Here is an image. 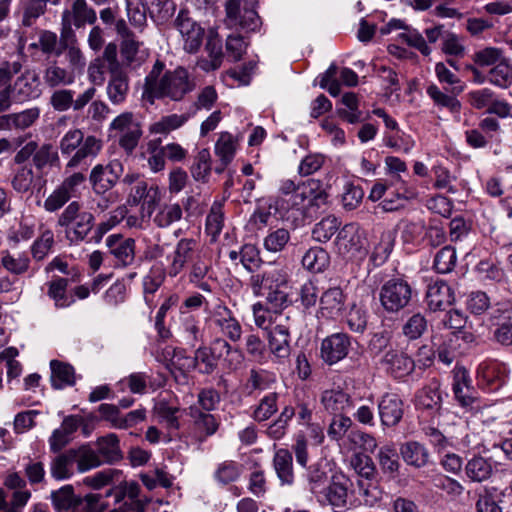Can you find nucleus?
I'll return each mask as SVG.
<instances>
[{"mask_svg":"<svg viewBox=\"0 0 512 512\" xmlns=\"http://www.w3.org/2000/svg\"><path fill=\"white\" fill-rule=\"evenodd\" d=\"M346 442L350 450L361 449L369 453H373L378 446L376 439L371 434L357 429H353L347 434Z\"/></svg>","mask_w":512,"mask_h":512,"instance_id":"052dcab7","label":"nucleus"},{"mask_svg":"<svg viewBox=\"0 0 512 512\" xmlns=\"http://www.w3.org/2000/svg\"><path fill=\"white\" fill-rule=\"evenodd\" d=\"M51 502L56 512H77L80 497L74 492L72 485H64L51 492Z\"/></svg>","mask_w":512,"mask_h":512,"instance_id":"473e14b6","label":"nucleus"},{"mask_svg":"<svg viewBox=\"0 0 512 512\" xmlns=\"http://www.w3.org/2000/svg\"><path fill=\"white\" fill-rule=\"evenodd\" d=\"M97 453L103 463L113 464L122 459L123 454L120 448V440L115 433H109L97 438Z\"/></svg>","mask_w":512,"mask_h":512,"instance_id":"2f4dec72","label":"nucleus"},{"mask_svg":"<svg viewBox=\"0 0 512 512\" xmlns=\"http://www.w3.org/2000/svg\"><path fill=\"white\" fill-rule=\"evenodd\" d=\"M381 422L385 426H395L403 416V403L396 394H386L378 405Z\"/></svg>","mask_w":512,"mask_h":512,"instance_id":"cd10ccee","label":"nucleus"},{"mask_svg":"<svg viewBox=\"0 0 512 512\" xmlns=\"http://www.w3.org/2000/svg\"><path fill=\"white\" fill-rule=\"evenodd\" d=\"M110 136L119 137V145L131 153L138 145L142 135L140 124L132 112H124L115 117L109 125Z\"/></svg>","mask_w":512,"mask_h":512,"instance_id":"6e6552de","label":"nucleus"},{"mask_svg":"<svg viewBox=\"0 0 512 512\" xmlns=\"http://www.w3.org/2000/svg\"><path fill=\"white\" fill-rule=\"evenodd\" d=\"M345 296L339 287H331L325 290L319 298V309L316 317L318 319L335 318L343 310Z\"/></svg>","mask_w":512,"mask_h":512,"instance_id":"b1692460","label":"nucleus"},{"mask_svg":"<svg viewBox=\"0 0 512 512\" xmlns=\"http://www.w3.org/2000/svg\"><path fill=\"white\" fill-rule=\"evenodd\" d=\"M182 208L179 204H164L159 207L153 217L154 224L159 228H167L182 218Z\"/></svg>","mask_w":512,"mask_h":512,"instance_id":"0e129e2a","label":"nucleus"},{"mask_svg":"<svg viewBox=\"0 0 512 512\" xmlns=\"http://www.w3.org/2000/svg\"><path fill=\"white\" fill-rule=\"evenodd\" d=\"M174 25L181 35L184 51L190 54L196 53L204 40V28L193 20L186 10H180Z\"/></svg>","mask_w":512,"mask_h":512,"instance_id":"1a4fd4ad","label":"nucleus"},{"mask_svg":"<svg viewBox=\"0 0 512 512\" xmlns=\"http://www.w3.org/2000/svg\"><path fill=\"white\" fill-rule=\"evenodd\" d=\"M218 357L211 348L200 346L195 350L192 367L197 368L201 374L209 375L217 368Z\"/></svg>","mask_w":512,"mask_h":512,"instance_id":"864d4df0","label":"nucleus"},{"mask_svg":"<svg viewBox=\"0 0 512 512\" xmlns=\"http://www.w3.org/2000/svg\"><path fill=\"white\" fill-rule=\"evenodd\" d=\"M328 195L319 180L308 179L299 182L293 207L298 210L320 209L327 204Z\"/></svg>","mask_w":512,"mask_h":512,"instance_id":"9b49d317","label":"nucleus"},{"mask_svg":"<svg viewBox=\"0 0 512 512\" xmlns=\"http://www.w3.org/2000/svg\"><path fill=\"white\" fill-rule=\"evenodd\" d=\"M97 19L96 12L91 8L86 0H75L70 9L62 13V25L64 29H70L72 26L80 28L86 24H94Z\"/></svg>","mask_w":512,"mask_h":512,"instance_id":"4be33fe9","label":"nucleus"},{"mask_svg":"<svg viewBox=\"0 0 512 512\" xmlns=\"http://www.w3.org/2000/svg\"><path fill=\"white\" fill-rule=\"evenodd\" d=\"M140 479L148 490H153L158 486L169 488L173 484V477L162 468H155L141 473Z\"/></svg>","mask_w":512,"mask_h":512,"instance_id":"338daca9","label":"nucleus"},{"mask_svg":"<svg viewBox=\"0 0 512 512\" xmlns=\"http://www.w3.org/2000/svg\"><path fill=\"white\" fill-rule=\"evenodd\" d=\"M154 72L155 69L146 76L143 91V98L151 104L154 98L167 97L173 101H180L195 87L188 71L182 67L167 71L159 80L154 79Z\"/></svg>","mask_w":512,"mask_h":512,"instance_id":"f257e3e1","label":"nucleus"},{"mask_svg":"<svg viewBox=\"0 0 512 512\" xmlns=\"http://www.w3.org/2000/svg\"><path fill=\"white\" fill-rule=\"evenodd\" d=\"M292 321L289 315L275 316L274 326L268 333V347L276 362L283 363L290 356V330Z\"/></svg>","mask_w":512,"mask_h":512,"instance_id":"423d86ee","label":"nucleus"},{"mask_svg":"<svg viewBox=\"0 0 512 512\" xmlns=\"http://www.w3.org/2000/svg\"><path fill=\"white\" fill-rule=\"evenodd\" d=\"M212 322L221 335L230 341L237 342L241 339L242 326L229 309L219 308L215 312Z\"/></svg>","mask_w":512,"mask_h":512,"instance_id":"bb28decb","label":"nucleus"},{"mask_svg":"<svg viewBox=\"0 0 512 512\" xmlns=\"http://www.w3.org/2000/svg\"><path fill=\"white\" fill-rule=\"evenodd\" d=\"M385 370L394 378H403L413 372L415 363L407 354L398 350H389L382 359Z\"/></svg>","mask_w":512,"mask_h":512,"instance_id":"a878e982","label":"nucleus"},{"mask_svg":"<svg viewBox=\"0 0 512 512\" xmlns=\"http://www.w3.org/2000/svg\"><path fill=\"white\" fill-rule=\"evenodd\" d=\"M74 458L71 449L54 457L50 463V474L58 481L70 479L74 474Z\"/></svg>","mask_w":512,"mask_h":512,"instance_id":"a19ab883","label":"nucleus"},{"mask_svg":"<svg viewBox=\"0 0 512 512\" xmlns=\"http://www.w3.org/2000/svg\"><path fill=\"white\" fill-rule=\"evenodd\" d=\"M275 382L276 376L274 373L265 369H251L246 383V388L251 394L256 390L264 391L269 389Z\"/></svg>","mask_w":512,"mask_h":512,"instance_id":"680f3d73","label":"nucleus"},{"mask_svg":"<svg viewBox=\"0 0 512 512\" xmlns=\"http://www.w3.org/2000/svg\"><path fill=\"white\" fill-rule=\"evenodd\" d=\"M339 220L335 216H327L315 224L312 237L318 242H327L338 231Z\"/></svg>","mask_w":512,"mask_h":512,"instance_id":"774afa93","label":"nucleus"},{"mask_svg":"<svg viewBox=\"0 0 512 512\" xmlns=\"http://www.w3.org/2000/svg\"><path fill=\"white\" fill-rule=\"evenodd\" d=\"M273 466L282 485H292L295 475L292 452L288 449H278L273 457Z\"/></svg>","mask_w":512,"mask_h":512,"instance_id":"f704fd0d","label":"nucleus"},{"mask_svg":"<svg viewBox=\"0 0 512 512\" xmlns=\"http://www.w3.org/2000/svg\"><path fill=\"white\" fill-rule=\"evenodd\" d=\"M488 81L503 89L512 84V64L509 59L505 57L489 70Z\"/></svg>","mask_w":512,"mask_h":512,"instance_id":"6e6d98bb","label":"nucleus"},{"mask_svg":"<svg viewBox=\"0 0 512 512\" xmlns=\"http://www.w3.org/2000/svg\"><path fill=\"white\" fill-rule=\"evenodd\" d=\"M179 407L170 405L167 401H158L154 406V413L160 422L165 423L170 430H178L180 427L178 412Z\"/></svg>","mask_w":512,"mask_h":512,"instance_id":"e2e57ef3","label":"nucleus"},{"mask_svg":"<svg viewBox=\"0 0 512 512\" xmlns=\"http://www.w3.org/2000/svg\"><path fill=\"white\" fill-rule=\"evenodd\" d=\"M21 69L22 64L19 61L0 62V113L9 110L14 102L11 81Z\"/></svg>","mask_w":512,"mask_h":512,"instance_id":"412c9836","label":"nucleus"},{"mask_svg":"<svg viewBox=\"0 0 512 512\" xmlns=\"http://www.w3.org/2000/svg\"><path fill=\"white\" fill-rule=\"evenodd\" d=\"M494 471L490 459L482 456H474L465 465V474L472 482H484L488 480Z\"/></svg>","mask_w":512,"mask_h":512,"instance_id":"ea45409f","label":"nucleus"},{"mask_svg":"<svg viewBox=\"0 0 512 512\" xmlns=\"http://www.w3.org/2000/svg\"><path fill=\"white\" fill-rule=\"evenodd\" d=\"M187 414L192 420L194 435L198 441L203 442L218 431L220 426L218 416L204 412L198 406L188 407Z\"/></svg>","mask_w":512,"mask_h":512,"instance_id":"a211bd4d","label":"nucleus"},{"mask_svg":"<svg viewBox=\"0 0 512 512\" xmlns=\"http://www.w3.org/2000/svg\"><path fill=\"white\" fill-rule=\"evenodd\" d=\"M349 467L363 480L372 481L377 475L372 458L361 452H355L351 455Z\"/></svg>","mask_w":512,"mask_h":512,"instance_id":"8fccbe9b","label":"nucleus"},{"mask_svg":"<svg viewBox=\"0 0 512 512\" xmlns=\"http://www.w3.org/2000/svg\"><path fill=\"white\" fill-rule=\"evenodd\" d=\"M106 93L109 101L114 105L125 102L129 92V78L124 71L109 74Z\"/></svg>","mask_w":512,"mask_h":512,"instance_id":"4c0bfd02","label":"nucleus"},{"mask_svg":"<svg viewBox=\"0 0 512 512\" xmlns=\"http://www.w3.org/2000/svg\"><path fill=\"white\" fill-rule=\"evenodd\" d=\"M242 474V465L232 460L219 463L214 471V479L220 485H228L237 481Z\"/></svg>","mask_w":512,"mask_h":512,"instance_id":"bf43d9fd","label":"nucleus"},{"mask_svg":"<svg viewBox=\"0 0 512 512\" xmlns=\"http://www.w3.org/2000/svg\"><path fill=\"white\" fill-rule=\"evenodd\" d=\"M71 451L79 473L88 472L103 464V461L99 457L97 451L89 444H83L77 448H71Z\"/></svg>","mask_w":512,"mask_h":512,"instance_id":"e433bc0d","label":"nucleus"},{"mask_svg":"<svg viewBox=\"0 0 512 512\" xmlns=\"http://www.w3.org/2000/svg\"><path fill=\"white\" fill-rule=\"evenodd\" d=\"M12 94L15 103H24L41 95V82L35 70L26 69L12 83Z\"/></svg>","mask_w":512,"mask_h":512,"instance_id":"f8f14e48","label":"nucleus"},{"mask_svg":"<svg viewBox=\"0 0 512 512\" xmlns=\"http://www.w3.org/2000/svg\"><path fill=\"white\" fill-rule=\"evenodd\" d=\"M94 216L81 211L78 201L70 202L57 219V225L64 228L67 239L71 243H80L86 239L94 226Z\"/></svg>","mask_w":512,"mask_h":512,"instance_id":"20e7f679","label":"nucleus"},{"mask_svg":"<svg viewBox=\"0 0 512 512\" xmlns=\"http://www.w3.org/2000/svg\"><path fill=\"white\" fill-rule=\"evenodd\" d=\"M290 232L285 228L271 230L263 239V247L271 253L282 252L290 241Z\"/></svg>","mask_w":512,"mask_h":512,"instance_id":"69168bd1","label":"nucleus"},{"mask_svg":"<svg viewBox=\"0 0 512 512\" xmlns=\"http://www.w3.org/2000/svg\"><path fill=\"white\" fill-rule=\"evenodd\" d=\"M435 75L441 84L448 87L445 86V91H442L436 84L430 83L426 88L427 95L436 106L445 107L451 111H458L460 102L456 96L464 91V83L443 62L435 64Z\"/></svg>","mask_w":512,"mask_h":512,"instance_id":"7ed1b4c3","label":"nucleus"},{"mask_svg":"<svg viewBox=\"0 0 512 512\" xmlns=\"http://www.w3.org/2000/svg\"><path fill=\"white\" fill-rule=\"evenodd\" d=\"M412 297V288L401 278L386 281L379 292L381 306L389 313H395L405 308Z\"/></svg>","mask_w":512,"mask_h":512,"instance_id":"0eeeda50","label":"nucleus"},{"mask_svg":"<svg viewBox=\"0 0 512 512\" xmlns=\"http://www.w3.org/2000/svg\"><path fill=\"white\" fill-rule=\"evenodd\" d=\"M400 455L407 465L417 469L425 467L429 461L427 448L417 441L403 443L400 446Z\"/></svg>","mask_w":512,"mask_h":512,"instance_id":"72a5a7b5","label":"nucleus"},{"mask_svg":"<svg viewBox=\"0 0 512 512\" xmlns=\"http://www.w3.org/2000/svg\"><path fill=\"white\" fill-rule=\"evenodd\" d=\"M179 331L183 340L191 346H195L198 341L203 339L200 321L193 315H184L181 318Z\"/></svg>","mask_w":512,"mask_h":512,"instance_id":"4d7b16f0","label":"nucleus"},{"mask_svg":"<svg viewBox=\"0 0 512 512\" xmlns=\"http://www.w3.org/2000/svg\"><path fill=\"white\" fill-rule=\"evenodd\" d=\"M47 285V295L54 301L57 308H66L75 302L74 297L67 293L68 280L66 278H54Z\"/></svg>","mask_w":512,"mask_h":512,"instance_id":"09e8293b","label":"nucleus"},{"mask_svg":"<svg viewBox=\"0 0 512 512\" xmlns=\"http://www.w3.org/2000/svg\"><path fill=\"white\" fill-rule=\"evenodd\" d=\"M142 43L135 38H129L121 43V56L124 63L132 68L140 66L148 57L146 49L141 48Z\"/></svg>","mask_w":512,"mask_h":512,"instance_id":"49530a36","label":"nucleus"},{"mask_svg":"<svg viewBox=\"0 0 512 512\" xmlns=\"http://www.w3.org/2000/svg\"><path fill=\"white\" fill-rule=\"evenodd\" d=\"M238 138L229 132H221L215 143L214 152L223 164H230L238 149Z\"/></svg>","mask_w":512,"mask_h":512,"instance_id":"a18cd8bd","label":"nucleus"},{"mask_svg":"<svg viewBox=\"0 0 512 512\" xmlns=\"http://www.w3.org/2000/svg\"><path fill=\"white\" fill-rule=\"evenodd\" d=\"M189 119L187 114H169L161 117L149 126L151 134L168 135L182 127Z\"/></svg>","mask_w":512,"mask_h":512,"instance_id":"3c124183","label":"nucleus"},{"mask_svg":"<svg viewBox=\"0 0 512 512\" xmlns=\"http://www.w3.org/2000/svg\"><path fill=\"white\" fill-rule=\"evenodd\" d=\"M394 247V237L391 232H383L379 238L373 243L370 254V262L374 267L383 265Z\"/></svg>","mask_w":512,"mask_h":512,"instance_id":"de8ad7c7","label":"nucleus"},{"mask_svg":"<svg viewBox=\"0 0 512 512\" xmlns=\"http://www.w3.org/2000/svg\"><path fill=\"white\" fill-rule=\"evenodd\" d=\"M60 2L61 0H21V24L25 27L32 26L40 16L45 14L48 4L56 6Z\"/></svg>","mask_w":512,"mask_h":512,"instance_id":"c9c22d12","label":"nucleus"},{"mask_svg":"<svg viewBox=\"0 0 512 512\" xmlns=\"http://www.w3.org/2000/svg\"><path fill=\"white\" fill-rule=\"evenodd\" d=\"M440 386V382L437 379H431L416 393L415 406L418 409L438 410L442 402Z\"/></svg>","mask_w":512,"mask_h":512,"instance_id":"c85d7f7f","label":"nucleus"},{"mask_svg":"<svg viewBox=\"0 0 512 512\" xmlns=\"http://www.w3.org/2000/svg\"><path fill=\"white\" fill-rule=\"evenodd\" d=\"M301 263L303 268L307 271L311 273H321L328 268L330 256L325 249L315 246L304 253Z\"/></svg>","mask_w":512,"mask_h":512,"instance_id":"79ce46f5","label":"nucleus"},{"mask_svg":"<svg viewBox=\"0 0 512 512\" xmlns=\"http://www.w3.org/2000/svg\"><path fill=\"white\" fill-rule=\"evenodd\" d=\"M364 230L356 223L346 224L338 234L337 246L341 253L363 255L366 252Z\"/></svg>","mask_w":512,"mask_h":512,"instance_id":"dca6fc26","label":"nucleus"},{"mask_svg":"<svg viewBox=\"0 0 512 512\" xmlns=\"http://www.w3.org/2000/svg\"><path fill=\"white\" fill-rule=\"evenodd\" d=\"M348 479L343 474H335L331 477V483L323 490L325 499L334 507H343L347 502Z\"/></svg>","mask_w":512,"mask_h":512,"instance_id":"58836bf2","label":"nucleus"},{"mask_svg":"<svg viewBox=\"0 0 512 512\" xmlns=\"http://www.w3.org/2000/svg\"><path fill=\"white\" fill-rule=\"evenodd\" d=\"M196 252V241L183 238L179 240L174 251L167 256V273L171 277H176L184 269L186 263L194 260Z\"/></svg>","mask_w":512,"mask_h":512,"instance_id":"aec40b11","label":"nucleus"},{"mask_svg":"<svg viewBox=\"0 0 512 512\" xmlns=\"http://www.w3.org/2000/svg\"><path fill=\"white\" fill-rule=\"evenodd\" d=\"M455 300L452 288L445 282L439 281L428 286L425 302L427 308L432 311H443Z\"/></svg>","mask_w":512,"mask_h":512,"instance_id":"393cba45","label":"nucleus"},{"mask_svg":"<svg viewBox=\"0 0 512 512\" xmlns=\"http://www.w3.org/2000/svg\"><path fill=\"white\" fill-rule=\"evenodd\" d=\"M328 463L326 460H319L316 463L305 467L306 472L304 478L306 481V487L308 490L317 494L325 489L329 476H328Z\"/></svg>","mask_w":512,"mask_h":512,"instance_id":"7c9ffc66","label":"nucleus"},{"mask_svg":"<svg viewBox=\"0 0 512 512\" xmlns=\"http://www.w3.org/2000/svg\"><path fill=\"white\" fill-rule=\"evenodd\" d=\"M289 273L283 266H272L262 273L250 277V286L256 296L262 295L263 289L282 288L287 285Z\"/></svg>","mask_w":512,"mask_h":512,"instance_id":"2eb2a0df","label":"nucleus"},{"mask_svg":"<svg viewBox=\"0 0 512 512\" xmlns=\"http://www.w3.org/2000/svg\"><path fill=\"white\" fill-rule=\"evenodd\" d=\"M377 460L383 474L388 475L392 478H394L398 474L400 462L398 459L397 451L394 448V446H382L378 451Z\"/></svg>","mask_w":512,"mask_h":512,"instance_id":"603ef678","label":"nucleus"},{"mask_svg":"<svg viewBox=\"0 0 512 512\" xmlns=\"http://www.w3.org/2000/svg\"><path fill=\"white\" fill-rule=\"evenodd\" d=\"M207 57H201L197 60V66L206 72L218 69L223 60L221 42L213 37H209L205 46Z\"/></svg>","mask_w":512,"mask_h":512,"instance_id":"37998d69","label":"nucleus"},{"mask_svg":"<svg viewBox=\"0 0 512 512\" xmlns=\"http://www.w3.org/2000/svg\"><path fill=\"white\" fill-rule=\"evenodd\" d=\"M350 347V337L346 333H334L322 340L320 356L326 364L333 365L348 355Z\"/></svg>","mask_w":512,"mask_h":512,"instance_id":"4468645a","label":"nucleus"},{"mask_svg":"<svg viewBox=\"0 0 512 512\" xmlns=\"http://www.w3.org/2000/svg\"><path fill=\"white\" fill-rule=\"evenodd\" d=\"M225 23L230 28H240L247 32L256 31L261 26L252 2L248 0H228L225 4Z\"/></svg>","mask_w":512,"mask_h":512,"instance_id":"39448f33","label":"nucleus"},{"mask_svg":"<svg viewBox=\"0 0 512 512\" xmlns=\"http://www.w3.org/2000/svg\"><path fill=\"white\" fill-rule=\"evenodd\" d=\"M35 180L33 167L29 164L21 165L15 170L11 178V187L20 194L31 191Z\"/></svg>","mask_w":512,"mask_h":512,"instance_id":"5fc2aeb1","label":"nucleus"},{"mask_svg":"<svg viewBox=\"0 0 512 512\" xmlns=\"http://www.w3.org/2000/svg\"><path fill=\"white\" fill-rule=\"evenodd\" d=\"M162 200V192L157 185H148L146 181L137 182L129 190L128 203L141 204L140 212L150 219Z\"/></svg>","mask_w":512,"mask_h":512,"instance_id":"9d476101","label":"nucleus"},{"mask_svg":"<svg viewBox=\"0 0 512 512\" xmlns=\"http://www.w3.org/2000/svg\"><path fill=\"white\" fill-rule=\"evenodd\" d=\"M452 390L456 400L463 407L471 406L477 399V393L471 385V378L464 367L453 369Z\"/></svg>","mask_w":512,"mask_h":512,"instance_id":"5701e85b","label":"nucleus"},{"mask_svg":"<svg viewBox=\"0 0 512 512\" xmlns=\"http://www.w3.org/2000/svg\"><path fill=\"white\" fill-rule=\"evenodd\" d=\"M60 164V158L57 149L51 143H43L39 146L35 157H33V166L37 171L47 167H55Z\"/></svg>","mask_w":512,"mask_h":512,"instance_id":"13d9d810","label":"nucleus"},{"mask_svg":"<svg viewBox=\"0 0 512 512\" xmlns=\"http://www.w3.org/2000/svg\"><path fill=\"white\" fill-rule=\"evenodd\" d=\"M321 404L327 412L333 415L343 414L352 407V401L349 394L340 388L323 391L321 395Z\"/></svg>","mask_w":512,"mask_h":512,"instance_id":"c756f323","label":"nucleus"},{"mask_svg":"<svg viewBox=\"0 0 512 512\" xmlns=\"http://www.w3.org/2000/svg\"><path fill=\"white\" fill-rule=\"evenodd\" d=\"M102 146V141L93 135L84 137L80 129L68 130L59 143L63 156L74 152L65 165V172L79 167L87 158L94 159L102 150Z\"/></svg>","mask_w":512,"mask_h":512,"instance_id":"f03ea898","label":"nucleus"},{"mask_svg":"<svg viewBox=\"0 0 512 512\" xmlns=\"http://www.w3.org/2000/svg\"><path fill=\"white\" fill-rule=\"evenodd\" d=\"M508 374L506 364L497 361L484 362L477 370L478 384L489 391H496L505 384Z\"/></svg>","mask_w":512,"mask_h":512,"instance_id":"f3484780","label":"nucleus"},{"mask_svg":"<svg viewBox=\"0 0 512 512\" xmlns=\"http://www.w3.org/2000/svg\"><path fill=\"white\" fill-rule=\"evenodd\" d=\"M51 368V382L52 386L56 389H62L66 386L75 384V370L73 366L58 360L50 362Z\"/></svg>","mask_w":512,"mask_h":512,"instance_id":"c03bdc74","label":"nucleus"},{"mask_svg":"<svg viewBox=\"0 0 512 512\" xmlns=\"http://www.w3.org/2000/svg\"><path fill=\"white\" fill-rule=\"evenodd\" d=\"M106 246L114 257L116 266L128 267L135 261L136 242L133 238H124L121 234H112L106 238Z\"/></svg>","mask_w":512,"mask_h":512,"instance_id":"6ab92c4d","label":"nucleus"},{"mask_svg":"<svg viewBox=\"0 0 512 512\" xmlns=\"http://www.w3.org/2000/svg\"><path fill=\"white\" fill-rule=\"evenodd\" d=\"M123 171L121 163L110 162L107 165L98 164L91 170L89 180L94 192L103 194L112 189Z\"/></svg>","mask_w":512,"mask_h":512,"instance_id":"ddd939ff","label":"nucleus"}]
</instances>
